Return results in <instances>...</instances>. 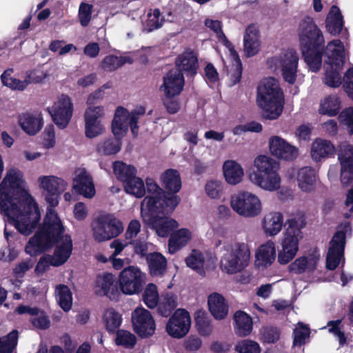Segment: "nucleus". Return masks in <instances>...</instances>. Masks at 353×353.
<instances>
[{"label":"nucleus","instance_id":"nucleus-1","mask_svg":"<svg viewBox=\"0 0 353 353\" xmlns=\"http://www.w3.org/2000/svg\"><path fill=\"white\" fill-rule=\"evenodd\" d=\"M0 212L23 235L30 234L41 219V213L31 196L23 172L11 168L0 183Z\"/></svg>","mask_w":353,"mask_h":353},{"label":"nucleus","instance_id":"nucleus-2","mask_svg":"<svg viewBox=\"0 0 353 353\" xmlns=\"http://www.w3.org/2000/svg\"><path fill=\"white\" fill-rule=\"evenodd\" d=\"M64 191L45 192V199L49 208L42 227L31 237L25 250L29 255H35L52 245L64 232V227L57 212L53 209L59 204V196Z\"/></svg>","mask_w":353,"mask_h":353},{"label":"nucleus","instance_id":"nucleus-3","mask_svg":"<svg viewBox=\"0 0 353 353\" xmlns=\"http://www.w3.org/2000/svg\"><path fill=\"white\" fill-rule=\"evenodd\" d=\"M145 112V109L143 106L137 107L132 112L122 106L118 107L112 122V131L115 138L107 139L101 142L97 147L98 151L108 155L119 152L121 148V139L126 134L129 128L133 135L137 136V123L140 117Z\"/></svg>","mask_w":353,"mask_h":353},{"label":"nucleus","instance_id":"nucleus-4","mask_svg":"<svg viewBox=\"0 0 353 353\" xmlns=\"http://www.w3.org/2000/svg\"><path fill=\"white\" fill-rule=\"evenodd\" d=\"M181 199L179 196H172L165 200V205L152 208L151 199H146L141 212L143 221L161 237L170 236L179 226V223L169 216L174 212Z\"/></svg>","mask_w":353,"mask_h":353},{"label":"nucleus","instance_id":"nucleus-5","mask_svg":"<svg viewBox=\"0 0 353 353\" xmlns=\"http://www.w3.org/2000/svg\"><path fill=\"white\" fill-rule=\"evenodd\" d=\"M280 163L270 156L261 154L254 158L248 170L250 181L262 190L272 192L281 186Z\"/></svg>","mask_w":353,"mask_h":353},{"label":"nucleus","instance_id":"nucleus-6","mask_svg":"<svg viewBox=\"0 0 353 353\" xmlns=\"http://www.w3.org/2000/svg\"><path fill=\"white\" fill-rule=\"evenodd\" d=\"M256 103L269 119H277L283 112L284 95L277 79L268 77L262 79L257 88Z\"/></svg>","mask_w":353,"mask_h":353},{"label":"nucleus","instance_id":"nucleus-7","mask_svg":"<svg viewBox=\"0 0 353 353\" xmlns=\"http://www.w3.org/2000/svg\"><path fill=\"white\" fill-rule=\"evenodd\" d=\"M219 261L220 270L226 274L233 275L243 272L250 263V245L244 241L226 242L221 248Z\"/></svg>","mask_w":353,"mask_h":353},{"label":"nucleus","instance_id":"nucleus-8","mask_svg":"<svg viewBox=\"0 0 353 353\" xmlns=\"http://www.w3.org/2000/svg\"><path fill=\"white\" fill-rule=\"evenodd\" d=\"M325 72L323 82L331 88H338L341 83V72L345 58V50L339 39L329 42L325 52Z\"/></svg>","mask_w":353,"mask_h":353},{"label":"nucleus","instance_id":"nucleus-9","mask_svg":"<svg viewBox=\"0 0 353 353\" xmlns=\"http://www.w3.org/2000/svg\"><path fill=\"white\" fill-rule=\"evenodd\" d=\"M305 225L304 219L301 217L288 221V227L283 233V237L281 242V249L278 253L279 264H288L296 255L299 251V241L303 238L301 228Z\"/></svg>","mask_w":353,"mask_h":353},{"label":"nucleus","instance_id":"nucleus-10","mask_svg":"<svg viewBox=\"0 0 353 353\" xmlns=\"http://www.w3.org/2000/svg\"><path fill=\"white\" fill-rule=\"evenodd\" d=\"M205 26L216 34L219 41L222 43L228 50L232 65L230 68H227V75L230 81V85H234L240 81L242 74V65L238 53L222 31L221 21L207 19L205 21Z\"/></svg>","mask_w":353,"mask_h":353},{"label":"nucleus","instance_id":"nucleus-11","mask_svg":"<svg viewBox=\"0 0 353 353\" xmlns=\"http://www.w3.org/2000/svg\"><path fill=\"white\" fill-rule=\"evenodd\" d=\"M55 243H57V245L54 250V254L52 256L46 255L39 259L35 268V271L37 273L44 272L50 265H61L70 257L72 250V241L70 236L68 234H61L51 246L46 248L42 252L51 248ZM41 253V252H39V254Z\"/></svg>","mask_w":353,"mask_h":353},{"label":"nucleus","instance_id":"nucleus-12","mask_svg":"<svg viewBox=\"0 0 353 353\" xmlns=\"http://www.w3.org/2000/svg\"><path fill=\"white\" fill-rule=\"evenodd\" d=\"M298 63V54L292 49L283 51L279 54L267 60L268 68L274 71L279 70L285 81L290 84H293L296 81Z\"/></svg>","mask_w":353,"mask_h":353},{"label":"nucleus","instance_id":"nucleus-13","mask_svg":"<svg viewBox=\"0 0 353 353\" xmlns=\"http://www.w3.org/2000/svg\"><path fill=\"white\" fill-rule=\"evenodd\" d=\"M230 206L239 215L245 218L256 217L263 211L260 198L245 190L239 191L231 196Z\"/></svg>","mask_w":353,"mask_h":353},{"label":"nucleus","instance_id":"nucleus-14","mask_svg":"<svg viewBox=\"0 0 353 353\" xmlns=\"http://www.w3.org/2000/svg\"><path fill=\"white\" fill-rule=\"evenodd\" d=\"M123 231L122 222L112 214H100L92 223L93 237L98 242L117 237Z\"/></svg>","mask_w":353,"mask_h":353},{"label":"nucleus","instance_id":"nucleus-15","mask_svg":"<svg viewBox=\"0 0 353 353\" xmlns=\"http://www.w3.org/2000/svg\"><path fill=\"white\" fill-rule=\"evenodd\" d=\"M146 274L137 266H128L119 274V283L121 291L127 295L139 294L146 281Z\"/></svg>","mask_w":353,"mask_h":353},{"label":"nucleus","instance_id":"nucleus-16","mask_svg":"<svg viewBox=\"0 0 353 353\" xmlns=\"http://www.w3.org/2000/svg\"><path fill=\"white\" fill-rule=\"evenodd\" d=\"M298 32L302 49L316 50L324 43L323 34L312 17H306L301 21Z\"/></svg>","mask_w":353,"mask_h":353},{"label":"nucleus","instance_id":"nucleus-17","mask_svg":"<svg viewBox=\"0 0 353 353\" xmlns=\"http://www.w3.org/2000/svg\"><path fill=\"white\" fill-rule=\"evenodd\" d=\"M341 227L343 228L337 231L332 238L327 254L326 267L331 270L336 269L343 259L346 234L351 232L348 222Z\"/></svg>","mask_w":353,"mask_h":353},{"label":"nucleus","instance_id":"nucleus-18","mask_svg":"<svg viewBox=\"0 0 353 353\" xmlns=\"http://www.w3.org/2000/svg\"><path fill=\"white\" fill-rule=\"evenodd\" d=\"M47 110L54 123L60 129H64L68 126L72 117L73 103L68 96L63 94Z\"/></svg>","mask_w":353,"mask_h":353},{"label":"nucleus","instance_id":"nucleus-19","mask_svg":"<svg viewBox=\"0 0 353 353\" xmlns=\"http://www.w3.org/2000/svg\"><path fill=\"white\" fill-rule=\"evenodd\" d=\"M191 318L189 312L184 309H178L168 320L165 329L170 336L181 339L189 332Z\"/></svg>","mask_w":353,"mask_h":353},{"label":"nucleus","instance_id":"nucleus-20","mask_svg":"<svg viewBox=\"0 0 353 353\" xmlns=\"http://www.w3.org/2000/svg\"><path fill=\"white\" fill-rule=\"evenodd\" d=\"M104 115L103 106L88 107L85 112V134L92 139L103 133L105 127L101 121Z\"/></svg>","mask_w":353,"mask_h":353},{"label":"nucleus","instance_id":"nucleus-21","mask_svg":"<svg viewBox=\"0 0 353 353\" xmlns=\"http://www.w3.org/2000/svg\"><path fill=\"white\" fill-rule=\"evenodd\" d=\"M132 322L134 331L141 337H148L154 333V320L150 312L143 307H137L132 312Z\"/></svg>","mask_w":353,"mask_h":353},{"label":"nucleus","instance_id":"nucleus-22","mask_svg":"<svg viewBox=\"0 0 353 353\" xmlns=\"http://www.w3.org/2000/svg\"><path fill=\"white\" fill-rule=\"evenodd\" d=\"M270 154L279 159L292 161L299 155V150L279 136H273L268 141Z\"/></svg>","mask_w":353,"mask_h":353},{"label":"nucleus","instance_id":"nucleus-23","mask_svg":"<svg viewBox=\"0 0 353 353\" xmlns=\"http://www.w3.org/2000/svg\"><path fill=\"white\" fill-rule=\"evenodd\" d=\"M72 188L77 194L87 199L92 198L96 193L92 178L85 168L75 170Z\"/></svg>","mask_w":353,"mask_h":353},{"label":"nucleus","instance_id":"nucleus-24","mask_svg":"<svg viewBox=\"0 0 353 353\" xmlns=\"http://www.w3.org/2000/svg\"><path fill=\"white\" fill-rule=\"evenodd\" d=\"M18 124L30 136L37 134L43 125L42 114L39 112H24L18 115Z\"/></svg>","mask_w":353,"mask_h":353},{"label":"nucleus","instance_id":"nucleus-25","mask_svg":"<svg viewBox=\"0 0 353 353\" xmlns=\"http://www.w3.org/2000/svg\"><path fill=\"white\" fill-rule=\"evenodd\" d=\"M184 83L183 74L177 70H172L163 77V83L160 90L167 98H172L182 92Z\"/></svg>","mask_w":353,"mask_h":353},{"label":"nucleus","instance_id":"nucleus-26","mask_svg":"<svg viewBox=\"0 0 353 353\" xmlns=\"http://www.w3.org/2000/svg\"><path fill=\"white\" fill-rule=\"evenodd\" d=\"M276 257V243L272 240H268L256 250L255 265L259 269H265L274 262Z\"/></svg>","mask_w":353,"mask_h":353},{"label":"nucleus","instance_id":"nucleus-27","mask_svg":"<svg viewBox=\"0 0 353 353\" xmlns=\"http://www.w3.org/2000/svg\"><path fill=\"white\" fill-rule=\"evenodd\" d=\"M96 292L99 295L106 296L111 300L117 299L119 290L114 276L111 273L98 276L96 281Z\"/></svg>","mask_w":353,"mask_h":353},{"label":"nucleus","instance_id":"nucleus-28","mask_svg":"<svg viewBox=\"0 0 353 353\" xmlns=\"http://www.w3.org/2000/svg\"><path fill=\"white\" fill-rule=\"evenodd\" d=\"M261 42L259 29L254 25L249 26L243 37V50L248 57H253L261 50Z\"/></svg>","mask_w":353,"mask_h":353},{"label":"nucleus","instance_id":"nucleus-29","mask_svg":"<svg viewBox=\"0 0 353 353\" xmlns=\"http://www.w3.org/2000/svg\"><path fill=\"white\" fill-rule=\"evenodd\" d=\"M335 152V146L330 141L321 138L314 139L310 146L311 158L315 162L333 156Z\"/></svg>","mask_w":353,"mask_h":353},{"label":"nucleus","instance_id":"nucleus-30","mask_svg":"<svg viewBox=\"0 0 353 353\" xmlns=\"http://www.w3.org/2000/svg\"><path fill=\"white\" fill-rule=\"evenodd\" d=\"M318 181V173L315 169L306 166L298 171L297 183L301 191L307 193L314 192Z\"/></svg>","mask_w":353,"mask_h":353},{"label":"nucleus","instance_id":"nucleus-31","mask_svg":"<svg viewBox=\"0 0 353 353\" xmlns=\"http://www.w3.org/2000/svg\"><path fill=\"white\" fill-rule=\"evenodd\" d=\"M146 186L148 195L145 197L141 203V212H142L143 203L148 198L151 199L154 201L152 202L153 203L152 206V208L153 209L158 208L159 206L165 205V200H168L172 196H176V194H171L165 192L152 179H147Z\"/></svg>","mask_w":353,"mask_h":353},{"label":"nucleus","instance_id":"nucleus-32","mask_svg":"<svg viewBox=\"0 0 353 353\" xmlns=\"http://www.w3.org/2000/svg\"><path fill=\"white\" fill-rule=\"evenodd\" d=\"M192 239V232L186 228L174 230L168 240V252L174 254L185 247Z\"/></svg>","mask_w":353,"mask_h":353},{"label":"nucleus","instance_id":"nucleus-33","mask_svg":"<svg viewBox=\"0 0 353 353\" xmlns=\"http://www.w3.org/2000/svg\"><path fill=\"white\" fill-rule=\"evenodd\" d=\"M262 229L268 236H275L282 230L283 216L281 212H270L265 214L261 221Z\"/></svg>","mask_w":353,"mask_h":353},{"label":"nucleus","instance_id":"nucleus-34","mask_svg":"<svg viewBox=\"0 0 353 353\" xmlns=\"http://www.w3.org/2000/svg\"><path fill=\"white\" fill-rule=\"evenodd\" d=\"M208 305L211 314L216 320L224 319L228 314V305L225 299L217 292L208 296Z\"/></svg>","mask_w":353,"mask_h":353},{"label":"nucleus","instance_id":"nucleus-35","mask_svg":"<svg viewBox=\"0 0 353 353\" xmlns=\"http://www.w3.org/2000/svg\"><path fill=\"white\" fill-rule=\"evenodd\" d=\"M176 69L180 72H184L187 75L196 74L198 68V59L192 51H185L178 56L175 61Z\"/></svg>","mask_w":353,"mask_h":353},{"label":"nucleus","instance_id":"nucleus-36","mask_svg":"<svg viewBox=\"0 0 353 353\" xmlns=\"http://www.w3.org/2000/svg\"><path fill=\"white\" fill-rule=\"evenodd\" d=\"M223 172L226 182L230 185H236L241 182L244 174L242 166L234 160L224 162Z\"/></svg>","mask_w":353,"mask_h":353},{"label":"nucleus","instance_id":"nucleus-37","mask_svg":"<svg viewBox=\"0 0 353 353\" xmlns=\"http://www.w3.org/2000/svg\"><path fill=\"white\" fill-rule=\"evenodd\" d=\"M39 186L45 192L65 191L68 183L63 179L54 175H42L38 178Z\"/></svg>","mask_w":353,"mask_h":353},{"label":"nucleus","instance_id":"nucleus-38","mask_svg":"<svg viewBox=\"0 0 353 353\" xmlns=\"http://www.w3.org/2000/svg\"><path fill=\"white\" fill-rule=\"evenodd\" d=\"M318 261L319 258L312 255L300 256L289 265L288 270L296 274L310 272L315 269Z\"/></svg>","mask_w":353,"mask_h":353},{"label":"nucleus","instance_id":"nucleus-39","mask_svg":"<svg viewBox=\"0 0 353 353\" xmlns=\"http://www.w3.org/2000/svg\"><path fill=\"white\" fill-rule=\"evenodd\" d=\"M234 329L239 336H248L252 330V318L243 311H237L234 315Z\"/></svg>","mask_w":353,"mask_h":353},{"label":"nucleus","instance_id":"nucleus-40","mask_svg":"<svg viewBox=\"0 0 353 353\" xmlns=\"http://www.w3.org/2000/svg\"><path fill=\"white\" fill-rule=\"evenodd\" d=\"M146 261L152 276L163 274L167 268V260L164 256L159 252L150 253L146 256Z\"/></svg>","mask_w":353,"mask_h":353},{"label":"nucleus","instance_id":"nucleus-41","mask_svg":"<svg viewBox=\"0 0 353 353\" xmlns=\"http://www.w3.org/2000/svg\"><path fill=\"white\" fill-rule=\"evenodd\" d=\"M343 26V17L338 7L333 6L326 19V28L332 35L339 34Z\"/></svg>","mask_w":353,"mask_h":353},{"label":"nucleus","instance_id":"nucleus-42","mask_svg":"<svg viewBox=\"0 0 353 353\" xmlns=\"http://www.w3.org/2000/svg\"><path fill=\"white\" fill-rule=\"evenodd\" d=\"M161 180L165 189L174 193L178 192L181 188L180 174L176 170L168 169L161 176Z\"/></svg>","mask_w":353,"mask_h":353},{"label":"nucleus","instance_id":"nucleus-43","mask_svg":"<svg viewBox=\"0 0 353 353\" xmlns=\"http://www.w3.org/2000/svg\"><path fill=\"white\" fill-rule=\"evenodd\" d=\"M341 109V101L336 95H330L320 102L319 112L329 117L336 116Z\"/></svg>","mask_w":353,"mask_h":353},{"label":"nucleus","instance_id":"nucleus-44","mask_svg":"<svg viewBox=\"0 0 353 353\" xmlns=\"http://www.w3.org/2000/svg\"><path fill=\"white\" fill-rule=\"evenodd\" d=\"M13 69L8 68L1 75V83L11 89L16 91H24L27 88V83L25 78L23 80L17 79L13 76Z\"/></svg>","mask_w":353,"mask_h":353},{"label":"nucleus","instance_id":"nucleus-45","mask_svg":"<svg viewBox=\"0 0 353 353\" xmlns=\"http://www.w3.org/2000/svg\"><path fill=\"white\" fill-rule=\"evenodd\" d=\"M165 21L159 9H151L148 11L146 18L143 20V30L147 32H152L162 27Z\"/></svg>","mask_w":353,"mask_h":353},{"label":"nucleus","instance_id":"nucleus-46","mask_svg":"<svg viewBox=\"0 0 353 353\" xmlns=\"http://www.w3.org/2000/svg\"><path fill=\"white\" fill-rule=\"evenodd\" d=\"M177 296L172 292L163 294L158 303L159 313L165 317L168 316L177 307Z\"/></svg>","mask_w":353,"mask_h":353},{"label":"nucleus","instance_id":"nucleus-47","mask_svg":"<svg viewBox=\"0 0 353 353\" xmlns=\"http://www.w3.org/2000/svg\"><path fill=\"white\" fill-rule=\"evenodd\" d=\"M56 300L65 312H68L72 305V294L70 288L63 284L56 286L54 292Z\"/></svg>","mask_w":353,"mask_h":353},{"label":"nucleus","instance_id":"nucleus-48","mask_svg":"<svg viewBox=\"0 0 353 353\" xmlns=\"http://www.w3.org/2000/svg\"><path fill=\"white\" fill-rule=\"evenodd\" d=\"M132 59L130 56L117 57L114 55L106 56L101 63L103 70L112 72L121 67L125 63H132Z\"/></svg>","mask_w":353,"mask_h":353},{"label":"nucleus","instance_id":"nucleus-49","mask_svg":"<svg viewBox=\"0 0 353 353\" xmlns=\"http://www.w3.org/2000/svg\"><path fill=\"white\" fill-rule=\"evenodd\" d=\"M113 171L117 179L123 183L128 181L137 174L134 166L128 165L123 161H115L113 164Z\"/></svg>","mask_w":353,"mask_h":353},{"label":"nucleus","instance_id":"nucleus-50","mask_svg":"<svg viewBox=\"0 0 353 353\" xmlns=\"http://www.w3.org/2000/svg\"><path fill=\"white\" fill-rule=\"evenodd\" d=\"M204 261L205 259L203 254L197 250H193L185 259L187 266L195 270L202 276H204L205 274L203 269Z\"/></svg>","mask_w":353,"mask_h":353},{"label":"nucleus","instance_id":"nucleus-51","mask_svg":"<svg viewBox=\"0 0 353 353\" xmlns=\"http://www.w3.org/2000/svg\"><path fill=\"white\" fill-rule=\"evenodd\" d=\"M123 183L125 184V190L128 194H132L137 198H141L145 195L144 183L141 178L137 177L136 175Z\"/></svg>","mask_w":353,"mask_h":353},{"label":"nucleus","instance_id":"nucleus-52","mask_svg":"<svg viewBox=\"0 0 353 353\" xmlns=\"http://www.w3.org/2000/svg\"><path fill=\"white\" fill-rule=\"evenodd\" d=\"M142 299L149 308L156 307L160 299L157 285L154 283L148 284L143 291Z\"/></svg>","mask_w":353,"mask_h":353},{"label":"nucleus","instance_id":"nucleus-53","mask_svg":"<svg viewBox=\"0 0 353 353\" xmlns=\"http://www.w3.org/2000/svg\"><path fill=\"white\" fill-rule=\"evenodd\" d=\"M103 321L107 330L112 332L120 327L122 318L114 309L110 308L106 310L103 314Z\"/></svg>","mask_w":353,"mask_h":353},{"label":"nucleus","instance_id":"nucleus-54","mask_svg":"<svg viewBox=\"0 0 353 353\" xmlns=\"http://www.w3.org/2000/svg\"><path fill=\"white\" fill-rule=\"evenodd\" d=\"M341 319L329 321L327 323L326 326L323 327L322 329L327 328L329 333L333 334L335 337L337 338L339 345L343 347L346 344L347 337L345 332L341 329Z\"/></svg>","mask_w":353,"mask_h":353},{"label":"nucleus","instance_id":"nucleus-55","mask_svg":"<svg viewBox=\"0 0 353 353\" xmlns=\"http://www.w3.org/2000/svg\"><path fill=\"white\" fill-rule=\"evenodd\" d=\"M314 50H307L306 49H302V53L310 69L312 72H317L321 67L322 54L319 52H314Z\"/></svg>","mask_w":353,"mask_h":353},{"label":"nucleus","instance_id":"nucleus-56","mask_svg":"<svg viewBox=\"0 0 353 353\" xmlns=\"http://www.w3.org/2000/svg\"><path fill=\"white\" fill-rule=\"evenodd\" d=\"M338 159L341 165H353V146L346 141L338 146Z\"/></svg>","mask_w":353,"mask_h":353},{"label":"nucleus","instance_id":"nucleus-57","mask_svg":"<svg viewBox=\"0 0 353 353\" xmlns=\"http://www.w3.org/2000/svg\"><path fill=\"white\" fill-rule=\"evenodd\" d=\"M18 332L12 330L7 336L0 337V353H11L16 347Z\"/></svg>","mask_w":353,"mask_h":353},{"label":"nucleus","instance_id":"nucleus-58","mask_svg":"<svg viewBox=\"0 0 353 353\" xmlns=\"http://www.w3.org/2000/svg\"><path fill=\"white\" fill-rule=\"evenodd\" d=\"M195 323L199 334L203 336H208L211 334L212 326L204 312L197 311L196 312Z\"/></svg>","mask_w":353,"mask_h":353},{"label":"nucleus","instance_id":"nucleus-59","mask_svg":"<svg viewBox=\"0 0 353 353\" xmlns=\"http://www.w3.org/2000/svg\"><path fill=\"white\" fill-rule=\"evenodd\" d=\"M114 341L118 346H123L125 348H132L137 343V339L131 332L119 330L117 332Z\"/></svg>","mask_w":353,"mask_h":353},{"label":"nucleus","instance_id":"nucleus-60","mask_svg":"<svg viewBox=\"0 0 353 353\" xmlns=\"http://www.w3.org/2000/svg\"><path fill=\"white\" fill-rule=\"evenodd\" d=\"M205 191L210 198L213 199H219L223 194V183L219 180H210L205 184Z\"/></svg>","mask_w":353,"mask_h":353},{"label":"nucleus","instance_id":"nucleus-61","mask_svg":"<svg viewBox=\"0 0 353 353\" xmlns=\"http://www.w3.org/2000/svg\"><path fill=\"white\" fill-rule=\"evenodd\" d=\"M310 328L303 323H299L294 330V345L301 346L310 336Z\"/></svg>","mask_w":353,"mask_h":353},{"label":"nucleus","instance_id":"nucleus-62","mask_svg":"<svg viewBox=\"0 0 353 353\" xmlns=\"http://www.w3.org/2000/svg\"><path fill=\"white\" fill-rule=\"evenodd\" d=\"M48 74L46 72L40 68L28 70L25 74V81L27 83V87L31 83H41L46 79Z\"/></svg>","mask_w":353,"mask_h":353},{"label":"nucleus","instance_id":"nucleus-63","mask_svg":"<svg viewBox=\"0 0 353 353\" xmlns=\"http://www.w3.org/2000/svg\"><path fill=\"white\" fill-rule=\"evenodd\" d=\"M239 353H260L261 347L258 343L251 340H243L235 345Z\"/></svg>","mask_w":353,"mask_h":353},{"label":"nucleus","instance_id":"nucleus-64","mask_svg":"<svg viewBox=\"0 0 353 353\" xmlns=\"http://www.w3.org/2000/svg\"><path fill=\"white\" fill-rule=\"evenodd\" d=\"M341 124L345 127L350 134H353V108L343 110L339 116Z\"/></svg>","mask_w":353,"mask_h":353}]
</instances>
